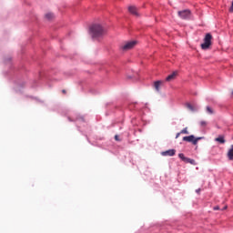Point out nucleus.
<instances>
[{
    "label": "nucleus",
    "instance_id": "nucleus-1",
    "mask_svg": "<svg viewBox=\"0 0 233 233\" xmlns=\"http://www.w3.org/2000/svg\"><path fill=\"white\" fill-rule=\"evenodd\" d=\"M106 34V30L99 24H95L90 27V35L94 39L103 37Z\"/></svg>",
    "mask_w": 233,
    "mask_h": 233
},
{
    "label": "nucleus",
    "instance_id": "nucleus-2",
    "mask_svg": "<svg viewBox=\"0 0 233 233\" xmlns=\"http://www.w3.org/2000/svg\"><path fill=\"white\" fill-rule=\"evenodd\" d=\"M212 45V35L210 33L206 34L204 37V43L201 44L202 50H208Z\"/></svg>",
    "mask_w": 233,
    "mask_h": 233
},
{
    "label": "nucleus",
    "instance_id": "nucleus-3",
    "mask_svg": "<svg viewBox=\"0 0 233 233\" xmlns=\"http://www.w3.org/2000/svg\"><path fill=\"white\" fill-rule=\"evenodd\" d=\"M136 45H137V41H129V42H126L124 44H122L120 46L121 50H123V52H128V50H132V48H134V46H136Z\"/></svg>",
    "mask_w": 233,
    "mask_h": 233
},
{
    "label": "nucleus",
    "instance_id": "nucleus-4",
    "mask_svg": "<svg viewBox=\"0 0 233 233\" xmlns=\"http://www.w3.org/2000/svg\"><path fill=\"white\" fill-rule=\"evenodd\" d=\"M203 139V137H195L194 135L184 137L183 141H187V143H192L193 145H198L199 140Z\"/></svg>",
    "mask_w": 233,
    "mask_h": 233
},
{
    "label": "nucleus",
    "instance_id": "nucleus-5",
    "mask_svg": "<svg viewBox=\"0 0 233 233\" xmlns=\"http://www.w3.org/2000/svg\"><path fill=\"white\" fill-rule=\"evenodd\" d=\"M178 15L181 19H190V10L178 11Z\"/></svg>",
    "mask_w": 233,
    "mask_h": 233
},
{
    "label": "nucleus",
    "instance_id": "nucleus-6",
    "mask_svg": "<svg viewBox=\"0 0 233 233\" xmlns=\"http://www.w3.org/2000/svg\"><path fill=\"white\" fill-rule=\"evenodd\" d=\"M161 156H164V157L176 156V149H168L167 151H164V152L161 153Z\"/></svg>",
    "mask_w": 233,
    "mask_h": 233
},
{
    "label": "nucleus",
    "instance_id": "nucleus-7",
    "mask_svg": "<svg viewBox=\"0 0 233 233\" xmlns=\"http://www.w3.org/2000/svg\"><path fill=\"white\" fill-rule=\"evenodd\" d=\"M128 12L132 14V15H136L137 17L139 15L137 12V7L131 5L128 7Z\"/></svg>",
    "mask_w": 233,
    "mask_h": 233
},
{
    "label": "nucleus",
    "instance_id": "nucleus-8",
    "mask_svg": "<svg viewBox=\"0 0 233 233\" xmlns=\"http://www.w3.org/2000/svg\"><path fill=\"white\" fill-rule=\"evenodd\" d=\"M177 77V71H174L172 74L168 75L166 78V81H174Z\"/></svg>",
    "mask_w": 233,
    "mask_h": 233
},
{
    "label": "nucleus",
    "instance_id": "nucleus-9",
    "mask_svg": "<svg viewBox=\"0 0 233 233\" xmlns=\"http://www.w3.org/2000/svg\"><path fill=\"white\" fill-rule=\"evenodd\" d=\"M163 81L161 80H158V81H156L154 82V88L157 92H159V88H161V86L163 85Z\"/></svg>",
    "mask_w": 233,
    "mask_h": 233
},
{
    "label": "nucleus",
    "instance_id": "nucleus-10",
    "mask_svg": "<svg viewBox=\"0 0 233 233\" xmlns=\"http://www.w3.org/2000/svg\"><path fill=\"white\" fill-rule=\"evenodd\" d=\"M228 157L230 161H233V145L231 146L230 149L228 152Z\"/></svg>",
    "mask_w": 233,
    "mask_h": 233
},
{
    "label": "nucleus",
    "instance_id": "nucleus-11",
    "mask_svg": "<svg viewBox=\"0 0 233 233\" xmlns=\"http://www.w3.org/2000/svg\"><path fill=\"white\" fill-rule=\"evenodd\" d=\"M215 141L223 145V144H225V137L223 136H220V137L215 138Z\"/></svg>",
    "mask_w": 233,
    "mask_h": 233
},
{
    "label": "nucleus",
    "instance_id": "nucleus-12",
    "mask_svg": "<svg viewBox=\"0 0 233 233\" xmlns=\"http://www.w3.org/2000/svg\"><path fill=\"white\" fill-rule=\"evenodd\" d=\"M184 163H189L190 165H196V160L187 157Z\"/></svg>",
    "mask_w": 233,
    "mask_h": 233
},
{
    "label": "nucleus",
    "instance_id": "nucleus-13",
    "mask_svg": "<svg viewBox=\"0 0 233 233\" xmlns=\"http://www.w3.org/2000/svg\"><path fill=\"white\" fill-rule=\"evenodd\" d=\"M186 106L187 108H188V110H191V112H194V110H196L190 103H187Z\"/></svg>",
    "mask_w": 233,
    "mask_h": 233
},
{
    "label": "nucleus",
    "instance_id": "nucleus-14",
    "mask_svg": "<svg viewBox=\"0 0 233 233\" xmlns=\"http://www.w3.org/2000/svg\"><path fill=\"white\" fill-rule=\"evenodd\" d=\"M178 157H179L180 159H182V160L184 161V163H185V161L187 160V157H185V154H183V153H179V154H178Z\"/></svg>",
    "mask_w": 233,
    "mask_h": 233
},
{
    "label": "nucleus",
    "instance_id": "nucleus-15",
    "mask_svg": "<svg viewBox=\"0 0 233 233\" xmlns=\"http://www.w3.org/2000/svg\"><path fill=\"white\" fill-rule=\"evenodd\" d=\"M53 17H54V14H52V13L46 14V19H53Z\"/></svg>",
    "mask_w": 233,
    "mask_h": 233
},
{
    "label": "nucleus",
    "instance_id": "nucleus-16",
    "mask_svg": "<svg viewBox=\"0 0 233 233\" xmlns=\"http://www.w3.org/2000/svg\"><path fill=\"white\" fill-rule=\"evenodd\" d=\"M208 123L205 120L200 121V127H207Z\"/></svg>",
    "mask_w": 233,
    "mask_h": 233
},
{
    "label": "nucleus",
    "instance_id": "nucleus-17",
    "mask_svg": "<svg viewBox=\"0 0 233 233\" xmlns=\"http://www.w3.org/2000/svg\"><path fill=\"white\" fill-rule=\"evenodd\" d=\"M180 134H188L187 128L186 127V128L182 129V130L180 131Z\"/></svg>",
    "mask_w": 233,
    "mask_h": 233
},
{
    "label": "nucleus",
    "instance_id": "nucleus-18",
    "mask_svg": "<svg viewBox=\"0 0 233 233\" xmlns=\"http://www.w3.org/2000/svg\"><path fill=\"white\" fill-rule=\"evenodd\" d=\"M207 112H208V114H214V112L212 111V108H210V106H207Z\"/></svg>",
    "mask_w": 233,
    "mask_h": 233
},
{
    "label": "nucleus",
    "instance_id": "nucleus-19",
    "mask_svg": "<svg viewBox=\"0 0 233 233\" xmlns=\"http://www.w3.org/2000/svg\"><path fill=\"white\" fill-rule=\"evenodd\" d=\"M229 12H233V2H232L231 6L229 8Z\"/></svg>",
    "mask_w": 233,
    "mask_h": 233
},
{
    "label": "nucleus",
    "instance_id": "nucleus-20",
    "mask_svg": "<svg viewBox=\"0 0 233 233\" xmlns=\"http://www.w3.org/2000/svg\"><path fill=\"white\" fill-rule=\"evenodd\" d=\"M115 139H116V141H119V136L116 135Z\"/></svg>",
    "mask_w": 233,
    "mask_h": 233
},
{
    "label": "nucleus",
    "instance_id": "nucleus-21",
    "mask_svg": "<svg viewBox=\"0 0 233 233\" xmlns=\"http://www.w3.org/2000/svg\"><path fill=\"white\" fill-rule=\"evenodd\" d=\"M179 136H181V132H180V133H177V134L176 135V139H177V137H179Z\"/></svg>",
    "mask_w": 233,
    "mask_h": 233
},
{
    "label": "nucleus",
    "instance_id": "nucleus-22",
    "mask_svg": "<svg viewBox=\"0 0 233 233\" xmlns=\"http://www.w3.org/2000/svg\"><path fill=\"white\" fill-rule=\"evenodd\" d=\"M213 209H214V210H219V208H218V206H217V207H215Z\"/></svg>",
    "mask_w": 233,
    "mask_h": 233
},
{
    "label": "nucleus",
    "instance_id": "nucleus-23",
    "mask_svg": "<svg viewBox=\"0 0 233 233\" xmlns=\"http://www.w3.org/2000/svg\"><path fill=\"white\" fill-rule=\"evenodd\" d=\"M196 192H197L198 194H199V192H201V189L198 188V189L196 190Z\"/></svg>",
    "mask_w": 233,
    "mask_h": 233
},
{
    "label": "nucleus",
    "instance_id": "nucleus-24",
    "mask_svg": "<svg viewBox=\"0 0 233 233\" xmlns=\"http://www.w3.org/2000/svg\"><path fill=\"white\" fill-rule=\"evenodd\" d=\"M63 94H66V90L63 89L62 90Z\"/></svg>",
    "mask_w": 233,
    "mask_h": 233
},
{
    "label": "nucleus",
    "instance_id": "nucleus-25",
    "mask_svg": "<svg viewBox=\"0 0 233 233\" xmlns=\"http://www.w3.org/2000/svg\"><path fill=\"white\" fill-rule=\"evenodd\" d=\"M223 210H227V206H226V207H224Z\"/></svg>",
    "mask_w": 233,
    "mask_h": 233
}]
</instances>
